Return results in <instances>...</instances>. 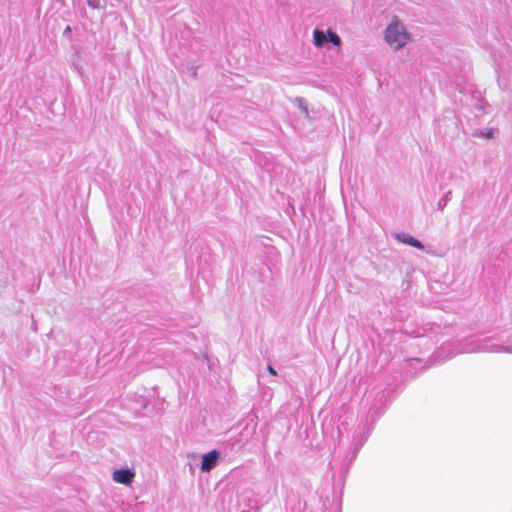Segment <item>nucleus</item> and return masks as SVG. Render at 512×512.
I'll return each instance as SVG.
<instances>
[{"label": "nucleus", "mask_w": 512, "mask_h": 512, "mask_svg": "<svg viewBox=\"0 0 512 512\" xmlns=\"http://www.w3.org/2000/svg\"><path fill=\"white\" fill-rule=\"evenodd\" d=\"M397 239L407 245H410L412 247H415L417 249H423V245L421 242H419L417 239H415L413 236L408 234H397Z\"/></svg>", "instance_id": "4"}, {"label": "nucleus", "mask_w": 512, "mask_h": 512, "mask_svg": "<svg viewBox=\"0 0 512 512\" xmlns=\"http://www.w3.org/2000/svg\"><path fill=\"white\" fill-rule=\"evenodd\" d=\"M218 459V452L216 450H212L203 455L201 469L203 471H210L216 464Z\"/></svg>", "instance_id": "3"}, {"label": "nucleus", "mask_w": 512, "mask_h": 512, "mask_svg": "<svg viewBox=\"0 0 512 512\" xmlns=\"http://www.w3.org/2000/svg\"><path fill=\"white\" fill-rule=\"evenodd\" d=\"M134 478V473L128 469H120L113 472V480L121 484H129Z\"/></svg>", "instance_id": "2"}, {"label": "nucleus", "mask_w": 512, "mask_h": 512, "mask_svg": "<svg viewBox=\"0 0 512 512\" xmlns=\"http://www.w3.org/2000/svg\"><path fill=\"white\" fill-rule=\"evenodd\" d=\"M313 42L316 47H322L327 42L325 33L321 30L315 29L313 32Z\"/></svg>", "instance_id": "5"}, {"label": "nucleus", "mask_w": 512, "mask_h": 512, "mask_svg": "<svg viewBox=\"0 0 512 512\" xmlns=\"http://www.w3.org/2000/svg\"><path fill=\"white\" fill-rule=\"evenodd\" d=\"M328 39L332 44L336 46H340L341 44L340 37L335 32H332L330 30L328 31Z\"/></svg>", "instance_id": "6"}, {"label": "nucleus", "mask_w": 512, "mask_h": 512, "mask_svg": "<svg viewBox=\"0 0 512 512\" xmlns=\"http://www.w3.org/2000/svg\"><path fill=\"white\" fill-rule=\"evenodd\" d=\"M267 369H268V371H269V373H270V374H272V375H274V376H275V375H277L276 370H275L271 365H269V366L267 367Z\"/></svg>", "instance_id": "7"}, {"label": "nucleus", "mask_w": 512, "mask_h": 512, "mask_svg": "<svg viewBox=\"0 0 512 512\" xmlns=\"http://www.w3.org/2000/svg\"><path fill=\"white\" fill-rule=\"evenodd\" d=\"M385 40L395 50L402 48L409 41V35L397 17H394L387 27Z\"/></svg>", "instance_id": "1"}]
</instances>
